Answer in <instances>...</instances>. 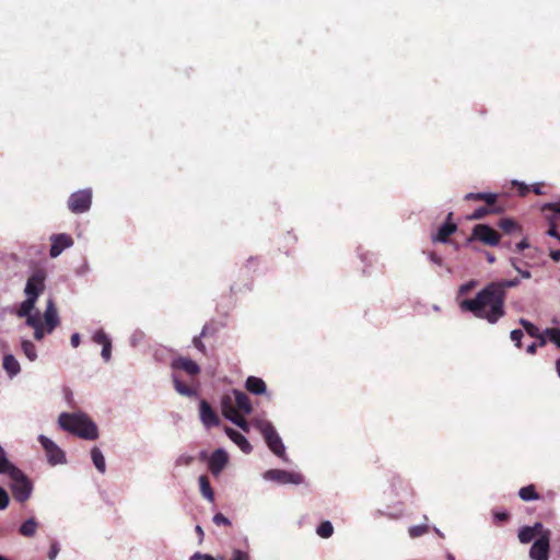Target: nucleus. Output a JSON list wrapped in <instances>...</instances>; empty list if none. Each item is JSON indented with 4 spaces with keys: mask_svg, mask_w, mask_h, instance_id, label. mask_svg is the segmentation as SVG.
Masks as SVG:
<instances>
[{
    "mask_svg": "<svg viewBox=\"0 0 560 560\" xmlns=\"http://www.w3.org/2000/svg\"><path fill=\"white\" fill-rule=\"evenodd\" d=\"M505 300L506 294L503 293L500 285L490 282L474 299L463 300L459 303V308L493 325L506 314Z\"/></svg>",
    "mask_w": 560,
    "mask_h": 560,
    "instance_id": "1",
    "label": "nucleus"
},
{
    "mask_svg": "<svg viewBox=\"0 0 560 560\" xmlns=\"http://www.w3.org/2000/svg\"><path fill=\"white\" fill-rule=\"evenodd\" d=\"M60 428L84 440H96L98 430L96 424L84 413L62 412L58 418Z\"/></svg>",
    "mask_w": 560,
    "mask_h": 560,
    "instance_id": "2",
    "label": "nucleus"
},
{
    "mask_svg": "<svg viewBox=\"0 0 560 560\" xmlns=\"http://www.w3.org/2000/svg\"><path fill=\"white\" fill-rule=\"evenodd\" d=\"M46 272L43 269L35 270L27 279L25 285L26 299L21 303L16 314L19 317H24L33 312L37 302L38 296L45 290Z\"/></svg>",
    "mask_w": 560,
    "mask_h": 560,
    "instance_id": "3",
    "label": "nucleus"
},
{
    "mask_svg": "<svg viewBox=\"0 0 560 560\" xmlns=\"http://www.w3.org/2000/svg\"><path fill=\"white\" fill-rule=\"evenodd\" d=\"M11 479V491L14 500L26 502L33 492V483L30 478L16 466L10 468L7 472Z\"/></svg>",
    "mask_w": 560,
    "mask_h": 560,
    "instance_id": "4",
    "label": "nucleus"
},
{
    "mask_svg": "<svg viewBox=\"0 0 560 560\" xmlns=\"http://www.w3.org/2000/svg\"><path fill=\"white\" fill-rule=\"evenodd\" d=\"M256 427L261 432L268 447L278 457L284 456V445L275 427L268 421H257Z\"/></svg>",
    "mask_w": 560,
    "mask_h": 560,
    "instance_id": "5",
    "label": "nucleus"
},
{
    "mask_svg": "<svg viewBox=\"0 0 560 560\" xmlns=\"http://www.w3.org/2000/svg\"><path fill=\"white\" fill-rule=\"evenodd\" d=\"M480 241L485 245L497 246L500 243L501 235L493 228L487 224H477L472 229V233L468 242Z\"/></svg>",
    "mask_w": 560,
    "mask_h": 560,
    "instance_id": "6",
    "label": "nucleus"
},
{
    "mask_svg": "<svg viewBox=\"0 0 560 560\" xmlns=\"http://www.w3.org/2000/svg\"><path fill=\"white\" fill-rule=\"evenodd\" d=\"M68 208L73 213H83L90 210L92 205V190L81 189L70 195Z\"/></svg>",
    "mask_w": 560,
    "mask_h": 560,
    "instance_id": "7",
    "label": "nucleus"
},
{
    "mask_svg": "<svg viewBox=\"0 0 560 560\" xmlns=\"http://www.w3.org/2000/svg\"><path fill=\"white\" fill-rule=\"evenodd\" d=\"M38 441L46 452L49 464L57 465L66 462L63 451L55 442L45 435H39Z\"/></svg>",
    "mask_w": 560,
    "mask_h": 560,
    "instance_id": "8",
    "label": "nucleus"
},
{
    "mask_svg": "<svg viewBox=\"0 0 560 560\" xmlns=\"http://www.w3.org/2000/svg\"><path fill=\"white\" fill-rule=\"evenodd\" d=\"M549 539L550 532H546L535 540L529 550V557L533 560H549Z\"/></svg>",
    "mask_w": 560,
    "mask_h": 560,
    "instance_id": "9",
    "label": "nucleus"
},
{
    "mask_svg": "<svg viewBox=\"0 0 560 560\" xmlns=\"http://www.w3.org/2000/svg\"><path fill=\"white\" fill-rule=\"evenodd\" d=\"M50 242L49 255L51 258L58 257L65 249L73 245V238L66 233L52 234L50 236Z\"/></svg>",
    "mask_w": 560,
    "mask_h": 560,
    "instance_id": "10",
    "label": "nucleus"
},
{
    "mask_svg": "<svg viewBox=\"0 0 560 560\" xmlns=\"http://www.w3.org/2000/svg\"><path fill=\"white\" fill-rule=\"evenodd\" d=\"M200 420L207 428L218 427L220 424V418L218 413L212 409L207 400H201L199 404Z\"/></svg>",
    "mask_w": 560,
    "mask_h": 560,
    "instance_id": "11",
    "label": "nucleus"
},
{
    "mask_svg": "<svg viewBox=\"0 0 560 560\" xmlns=\"http://www.w3.org/2000/svg\"><path fill=\"white\" fill-rule=\"evenodd\" d=\"M266 477L268 479L278 481L280 483H300L302 481V477L299 474L289 472L281 469H271L266 472Z\"/></svg>",
    "mask_w": 560,
    "mask_h": 560,
    "instance_id": "12",
    "label": "nucleus"
},
{
    "mask_svg": "<svg viewBox=\"0 0 560 560\" xmlns=\"http://www.w3.org/2000/svg\"><path fill=\"white\" fill-rule=\"evenodd\" d=\"M46 325V331L47 334L52 332V330L59 326L60 320L58 316V311L55 305V302L52 299H49L47 301V306L44 313V323Z\"/></svg>",
    "mask_w": 560,
    "mask_h": 560,
    "instance_id": "13",
    "label": "nucleus"
},
{
    "mask_svg": "<svg viewBox=\"0 0 560 560\" xmlns=\"http://www.w3.org/2000/svg\"><path fill=\"white\" fill-rule=\"evenodd\" d=\"M228 454L223 450H215L209 458V470L212 475L218 476L228 464Z\"/></svg>",
    "mask_w": 560,
    "mask_h": 560,
    "instance_id": "14",
    "label": "nucleus"
},
{
    "mask_svg": "<svg viewBox=\"0 0 560 560\" xmlns=\"http://www.w3.org/2000/svg\"><path fill=\"white\" fill-rule=\"evenodd\" d=\"M24 318L26 319V325L34 328V338L36 340H42L47 331L46 325L43 324L40 319L39 313L30 312V315H25Z\"/></svg>",
    "mask_w": 560,
    "mask_h": 560,
    "instance_id": "15",
    "label": "nucleus"
},
{
    "mask_svg": "<svg viewBox=\"0 0 560 560\" xmlns=\"http://www.w3.org/2000/svg\"><path fill=\"white\" fill-rule=\"evenodd\" d=\"M453 213L450 212L447 214L446 221L442 224V226L439 229L438 233L432 236L433 242H440V243H447L450 236L457 230V225L455 223H452Z\"/></svg>",
    "mask_w": 560,
    "mask_h": 560,
    "instance_id": "16",
    "label": "nucleus"
},
{
    "mask_svg": "<svg viewBox=\"0 0 560 560\" xmlns=\"http://www.w3.org/2000/svg\"><path fill=\"white\" fill-rule=\"evenodd\" d=\"M172 368L174 370L185 371L187 374L195 376L200 373L199 365L189 358L179 357L173 360Z\"/></svg>",
    "mask_w": 560,
    "mask_h": 560,
    "instance_id": "17",
    "label": "nucleus"
},
{
    "mask_svg": "<svg viewBox=\"0 0 560 560\" xmlns=\"http://www.w3.org/2000/svg\"><path fill=\"white\" fill-rule=\"evenodd\" d=\"M224 431L226 435L242 450V452L245 454H249L252 452L253 447L250 443L242 433L229 427H225Z\"/></svg>",
    "mask_w": 560,
    "mask_h": 560,
    "instance_id": "18",
    "label": "nucleus"
},
{
    "mask_svg": "<svg viewBox=\"0 0 560 560\" xmlns=\"http://www.w3.org/2000/svg\"><path fill=\"white\" fill-rule=\"evenodd\" d=\"M234 398H235V407L243 413L249 415L253 411V406L250 402L249 397L241 392V390H234Z\"/></svg>",
    "mask_w": 560,
    "mask_h": 560,
    "instance_id": "19",
    "label": "nucleus"
},
{
    "mask_svg": "<svg viewBox=\"0 0 560 560\" xmlns=\"http://www.w3.org/2000/svg\"><path fill=\"white\" fill-rule=\"evenodd\" d=\"M245 388L252 394L261 395L266 393L267 386L260 377L248 376L245 382Z\"/></svg>",
    "mask_w": 560,
    "mask_h": 560,
    "instance_id": "20",
    "label": "nucleus"
},
{
    "mask_svg": "<svg viewBox=\"0 0 560 560\" xmlns=\"http://www.w3.org/2000/svg\"><path fill=\"white\" fill-rule=\"evenodd\" d=\"M3 369L5 370V372L11 376H15L20 373L21 371V366H20V363L18 362V360L15 359L14 355L12 354H5L3 357Z\"/></svg>",
    "mask_w": 560,
    "mask_h": 560,
    "instance_id": "21",
    "label": "nucleus"
},
{
    "mask_svg": "<svg viewBox=\"0 0 560 560\" xmlns=\"http://www.w3.org/2000/svg\"><path fill=\"white\" fill-rule=\"evenodd\" d=\"M498 196L491 192H469L465 196V200L485 201L488 206H494Z\"/></svg>",
    "mask_w": 560,
    "mask_h": 560,
    "instance_id": "22",
    "label": "nucleus"
},
{
    "mask_svg": "<svg viewBox=\"0 0 560 560\" xmlns=\"http://www.w3.org/2000/svg\"><path fill=\"white\" fill-rule=\"evenodd\" d=\"M37 527L38 523L35 521V518L31 517L22 523L19 532L24 537H33L37 530Z\"/></svg>",
    "mask_w": 560,
    "mask_h": 560,
    "instance_id": "23",
    "label": "nucleus"
},
{
    "mask_svg": "<svg viewBox=\"0 0 560 560\" xmlns=\"http://www.w3.org/2000/svg\"><path fill=\"white\" fill-rule=\"evenodd\" d=\"M499 228L506 234L522 232V226L516 221L508 218L500 220Z\"/></svg>",
    "mask_w": 560,
    "mask_h": 560,
    "instance_id": "24",
    "label": "nucleus"
},
{
    "mask_svg": "<svg viewBox=\"0 0 560 560\" xmlns=\"http://www.w3.org/2000/svg\"><path fill=\"white\" fill-rule=\"evenodd\" d=\"M199 486H200V492L201 494L209 500L210 502H213L214 500V492L211 488L209 478L205 475L199 477Z\"/></svg>",
    "mask_w": 560,
    "mask_h": 560,
    "instance_id": "25",
    "label": "nucleus"
},
{
    "mask_svg": "<svg viewBox=\"0 0 560 560\" xmlns=\"http://www.w3.org/2000/svg\"><path fill=\"white\" fill-rule=\"evenodd\" d=\"M173 383L178 394L187 397H192L196 395V390L189 385L182 382L176 375L173 376Z\"/></svg>",
    "mask_w": 560,
    "mask_h": 560,
    "instance_id": "26",
    "label": "nucleus"
},
{
    "mask_svg": "<svg viewBox=\"0 0 560 560\" xmlns=\"http://www.w3.org/2000/svg\"><path fill=\"white\" fill-rule=\"evenodd\" d=\"M91 457L93 460L94 466L100 472H105L106 464L105 458L98 447H93L91 451Z\"/></svg>",
    "mask_w": 560,
    "mask_h": 560,
    "instance_id": "27",
    "label": "nucleus"
},
{
    "mask_svg": "<svg viewBox=\"0 0 560 560\" xmlns=\"http://www.w3.org/2000/svg\"><path fill=\"white\" fill-rule=\"evenodd\" d=\"M518 495L523 501H532V500L539 499V494L536 491V488L534 485H529V486L521 488L518 491Z\"/></svg>",
    "mask_w": 560,
    "mask_h": 560,
    "instance_id": "28",
    "label": "nucleus"
},
{
    "mask_svg": "<svg viewBox=\"0 0 560 560\" xmlns=\"http://www.w3.org/2000/svg\"><path fill=\"white\" fill-rule=\"evenodd\" d=\"M500 211H501V209L487 205L485 207H479L478 209H476L474 211V213L469 217V219L470 220H480L490 213H498Z\"/></svg>",
    "mask_w": 560,
    "mask_h": 560,
    "instance_id": "29",
    "label": "nucleus"
},
{
    "mask_svg": "<svg viewBox=\"0 0 560 560\" xmlns=\"http://www.w3.org/2000/svg\"><path fill=\"white\" fill-rule=\"evenodd\" d=\"M21 348L23 353L26 355V358L30 361H35L37 358L36 347L35 345L30 340H23L21 343Z\"/></svg>",
    "mask_w": 560,
    "mask_h": 560,
    "instance_id": "30",
    "label": "nucleus"
},
{
    "mask_svg": "<svg viewBox=\"0 0 560 560\" xmlns=\"http://www.w3.org/2000/svg\"><path fill=\"white\" fill-rule=\"evenodd\" d=\"M520 324L523 326L524 330L533 338L540 337L541 331L537 326L525 318L520 319Z\"/></svg>",
    "mask_w": 560,
    "mask_h": 560,
    "instance_id": "31",
    "label": "nucleus"
},
{
    "mask_svg": "<svg viewBox=\"0 0 560 560\" xmlns=\"http://www.w3.org/2000/svg\"><path fill=\"white\" fill-rule=\"evenodd\" d=\"M316 533L322 538H329L334 533V527L329 521H324L318 525Z\"/></svg>",
    "mask_w": 560,
    "mask_h": 560,
    "instance_id": "32",
    "label": "nucleus"
},
{
    "mask_svg": "<svg viewBox=\"0 0 560 560\" xmlns=\"http://www.w3.org/2000/svg\"><path fill=\"white\" fill-rule=\"evenodd\" d=\"M535 534L529 526H524L518 530V539L522 544H528L535 538Z\"/></svg>",
    "mask_w": 560,
    "mask_h": 560,
    "instance_id": "33",
    "label": "nucleus"
},
{
    "mask_svg": "<svg viewBox=\"0 0 560 560\" xmlns=\"http://www.w3.org/2000/svg\"><path fill=\"white\" fill-rule=\"evenodd\" d=\"M14 465L7 458L3 447L0 445V474L7 472Z\"/></svg>",
    "mask_w": 560,
    "mask_h": 560,
    "instance_id": "34",
    "label": "nucleus"
},
{
    "mask_svg": "<svg viewBox=\"0 0 560 560\" xmlns=\"http://www.w3.org/2000/svg\"><path fill=\"white\" fill-rule=\"evenodd\" d=\"M223 415L226 419H235L240 415V410L236 407L228 405L226 400H223Z\"/></svg>",
    "mask_w": 560,
    "mask_h": 560,
    "instance_id": "35",
    "label": "nucleus"
},
{
    "mask_svg": "<svg viewBox=\"0 0 560 560\" xmlns=\"http://www.w3.org/2000/svg\"><path fill=\"white\" fill-rule=\"evenodd\" d=\"M492 284L500 285V288L502 289L503 293L506 294V289L517 287L520 284V279L518 278H514V279H511V280L492 281Z\"/></svg>",
    "mask_w": 560,
    "mask_h": 560,
    "instance_id": "36",
    "label": "nucleus"
},
{
    "mask_svg": "<svg viewBox=\"0 0 560 560\" xmlns=\"http://www.w3.org/2000/svg\"><path fill=\"white\" fill-rule=\"evenodd\" d=\"M545 334L551 342H553L560 349V329L559 328H547Z\"/></svg>",
    "mask_w": 560,
    "mask_h": 560,
    "instance_id": "37",
    "label": "nucleus"
},
{
    "mask_svg": "<svg viewBox=\"0 0 560 560\" xmlns=\"http://www.w3.org/2000/svg\"><path fill=\"white\" fill-rule=\"evenodd\" d=\"M429 532L428 525H415L409 528V535L412 538H418Z\"/></svg>",
    "mask_w": 560,
    "mask_h": 560,
    "instance_id": "38",
    "label": "nucleus"
},
{
    "mask_svg": "<svg viewBox=\"0 0 560 560\" xmlns=\"http://www.w3.org/2000/svg\"><path fill=\"white\" fill-rule=\"evenodd\" d=\"M206 336H207V326H205L202 328L200 336H197L192 339V343H194L195 348L198 349L203 354H206L207 350H206L205 343L201 341V338L206 337Z\"/></svg>",
    "mask_w": 560,
    "mask_h": 560,
    "instance_id": "39",
    "label": "nucleus"
},
{
    "mask_svg": "<svg viewBox=\"0 0 560 560\" xmlns=\"http://www.w3.org/2000/svg\"><path fill=\"white\" fill-rule=\"evenodd\" d=\"M93 341L98 345H107L110 343V339L103 330H97L93 336Z\"/></svg>",
    "mask_w": 560,
    "mask_h": 560,
    "instance_id": "40",
    "label": "nucleus"
},
{
    "mask_svg": "<svg viewBox=\"0 0 560 560\" xmlns=\"http://www.w3.org/2000/svg\"><path fill=\"white\" fill-rule=\"evenodd\" d=\"M232 422L236 424L240 429H242L244 432L249 431V424L247 420L244 418V416H242L241 413L235 419H232Z\"/></svg>",
    "mask_w": 560,
    "mask_h": 560,
    "instance_id": "41",
    "label": "nucleus"
},
{
    "mask_svg": "<svg viewBox=\"0 0 560 560\" xmlns=\"http://www.w3.org/2000/svg\"><path fill=\"white\" fill-rule=\"evenodd\" d=\"M192 462H194V457L191 455L183 454L176 459L175 465L176 466H190L192 464Z\"/></svg>",
    "mask_w": 560,
    "mask_h": 560,
    "instance_id": "42",
    "label": "nucleus"
},
{
    "mask_svg": "<svg viewBox=\"0 0 560 560\" xmlns=\"http://www.w3.org/2000/svg\"><path fill=\"white\" fill-rule=\"evenodd\" d=\"M10 498L8 492L0 487V510H5L9 505Z\"/></svg>",
    "mask_w": 560,
    "mask_h": 560,
    "instance_id": "43",
    "label": "nucleus"
},
{
    "mask_svg": "<svg viewBox=\"0 0 560 560\" xmlns=\"http://www.w3.org/2000/svg\"><path fill=\"white\" fill-rule=\"evenodd\" d=\"M523 331L521 329H514L511 331V339L515 342L517 348L522 347Z\"/></svg>",
    "mask_w": 560,
    "mask_h": 560,
    "instance_id": "44",
    "label": "nucleus"
},
{
    "mask_svg": "<svg viewBox=\"0 0 560 560\" xmlns=\"http://www.w3.org/2000/svg\"><path fill=\"white\" fill-rule=\"evenodd\" d=\"M213 522L215 525L220 526V525H231V522L229 521L228 517H225L222 513H217L214 516H213Z\"/></svg>",
    "mask_w": 560,
    "mask_h": 560,
    "instance_id": "45",
    "label": "nucleus"
},
{
    "mask_svg": "<svg viewBox=\"0 0 560 560\" xmlns=\"http://www.w3.org/2000/svg\"><path fill=\"white\" fill-rule=\"evenodd\" d=\"M529 528L533 529V533L535 534V536H538L541 537V535L546 532H550L549 529H545L544 528V525L541 523H535L534 526H529Z\"/></svg>",
    "mask_w": 560,
    "mask_h": 560,
    "instance_id": "46",
    "label": "nucleus"
},
{
    "mask_svg": "<svg viewBox=\"0 0 560 560\" xmlns=\"http://www.w3.org/2000/svg\"><path fill=\"white\" fill-rule=\"evenodd\" d=\"M102 347H103L102 353H101L102 358L107 362V361H109L110 355H112V342L104 345Z\"/></svg>",
    "mask_w": 560,
    "mask_h": 560,
    "instance_id": "47",
    "label": "nucleus"
},
{
    "mask_svg": "<svg viewBox=\"0 0 560 560\" xmlns=\"http://www.w3.org/2000/svg\"><path fill=\"white\" fill-rule=\"evenodd\" d=\"M232 560H249V557L242 550H234Z\"/></svg>",
    "mask_w": 560,
    "mask_h": 560,
    "instance_id": "48",
    "label": "nucleus"
},
{
    "mask_svg": "<svg viewBox=\"0 0 560 560\" xmlns=\"http://www.w3.org/2000/svg\"><path fill=\"white\" fill-rule=\"evenodd\" d=\"M548 209L556 213V220L560 223V201L548 205Z\"/></svg>",
    "mask_w": 560,
    "mask_h": 560,
    "instance_id": "49",
    "label": "nucleus"
},
{
    "mask_svg": "<svg viewBox=\"0 0 560 560\" xmlns=\"http://www.w3.org/2000/svg\"><path fill=\"white\" fill-rule=\"evenodd\" d=\"M547 234H548L549 236H551V237L557 238V240H558V237L560 236V234H559V233H558V231H557V228H556V223H555V221H551V222H550V226H549V229H548V231H547Z\"/></svg>",
    "mask_w": 560,
    "mask_h": 560,
    "instance_id": "50",
    "label": "nucleus"
},
{
    "mask_svg": "<svg viewBox=\"0 0 560 560\" xmlns=\"http://www.w3.org/2000/svg\"><path fill=\"white\" fill-rule=\"evenodd\" d=\"M494 518L498 522H506L510 518V514L506 513V512H495L494 513Z\"/></svg>",
    "mask_w": 560,
    "mask_h": 560,
    "instance_id": "51",
    "label": "nucleus"
},
{
    "mask_svg": "<svg viewBox=\"0 0 560 560\" xmlns=\"http://www.w3.org/2000/svg\"><path fill=\"white\" fill-rule=\"evenodd\" d=\"M474 285H475V281H470L468 283L460 285L459 293H462V294L468 293L472 289Z\"/></svg>",
    "mask_w": 560,
    "mask_h": 560,
    "instance_id": "52",
    "label": "nucleus"
},
{
    "mask_svg": "<svg viewBox=\"0 0 560 560\" xmlns=\"http://www.w3.org/2000/svg\"><path fill=\"white\" fill-rule=\"evenodd\" d=\"M528 247H529V243H528L527 238H523L520 243L516 244V252L521 253Z\"/></svg>",
    "mask_w": 560,
    "mask_h": 560,
    "instance_id": "53",
    "label": "nucleus"
},
{
    "mask_svg": "<svg viewBox=\"0 0 560 560\" xmlns=\"http://www.w3.org/2000/svg\"><path fill=\"white\" fill-rule=\"evenodd\" d=\"M58 552H59L58 546L56 544H52L51 548L49 550V553H48L49 560H55V558L57 557Z\"/></svg>",
    "mask_w": 560,
    "mask_h": 560,
    "instance_id": "54",
    "label": "nucleus"
},
{
    "mask_svg": "<svg viewBox=\"0 0 560 560\" xmlns=\"http://www.w3.org/2000/svg\"><path fill=\"white\" fill-rule=\"evenodd\" d=\"M430 260L439 266L442 265V258L434 252L429 254Z\"/></svg>",
    "mask_w": 560,
    "mask_h": 560,
    "instance_id": "55",
    "label": "nucleus"
},
{
    "mask_svg": "<svg viewBox=\"0 0 560 560\" xmlns=\"http://www.w3.org/2000/svg\"><path fill=\"white\" fill-rule=\"evenodd\" d=\"M516 185L518 187L517 189H518V194L521 196H526L529 192V190H530V188L528 186H526L525 184H518L517 183Z\"/></svg>",
    "mask_w": 560,
    "mask_h": 560,
    "instance_id": "56",
    "label": "nucleus"
},
{
    "mask_svg": "<svg viewBox=\"0 0 560 560\" xmlns=\"http://www.w3.org/2000/svg\"><path fill=\"white\" fill-rule=\"evenodd\" d=\"M80 335L78 332L73 334L70 338L71 346L77 348L80 345Z\"/></svg>",
    "mask_w": 560,
    "mask_h": 560,
    "instance_id": "57",
    "label": "nucleus"
},
{
    "mask_svg": "<svg viewBox=\"0 0 560 560\" xmlns=\"http://www.w3.org/2000/svg\"><path fill=\"white\" fill-rule=\"evenodd\" d=\"M547 335L544 332L540 334V337H537L536 339L538 340L537 342V347H545L546 343H547Z\"/></svg>",
    "mask_w": 560,
    "mask_h": 560,
    "instance_id": "58",
    "label": "nucleus"
},
{
    "mask_svg": "<svg viewBox=\"0 0 560 560\" xmlns=\"http://www.w3.org/2000/svg\"><path fill=\"white\" fill-rule=\"evenodd\" d=\"M532 190L535 192V195H542V185L535 184L532 186Z\"/></svg>",
    "mask_w": 560,
    "mask_h": 560,
    "instance_id": "59",
    "label": "nucleus"
},
{
    "mask_svg": "<svg viewBox=\"0 0 560 560\" xmlns=\"http://www.w3.org/2000/svg\"><path fill=\"white\" fill-rule=\"evenodd\" d=\"M527 353L529 354H535L537 352V343L536 342H533L532 345H529L526 349Z\"/></svg>",
    "mask_w": 560,
    "mask_h": 560,
    "instance_id": "60",
    "label": "nucleus"
},
{
    "mask_svg": "<svg viewBox=\"0 0 560 560\" xmlns=\"http://www.w3.org/2000/svg\"><path fill=\"white\" fill-rule=\"evenodd\" d=\"M550 257L553 261H560V250H551Z\"/></svg>",
    "mask_w": 560,
    "mask_h": 560,
    "instance_id": "61",
    "label": "nucleus"
},
{
    "mask_svg": "<svg viewBox=\"0 0 560 560\" xmlns=\"http://www.w3.org/2000/svg\"><path fill=\"white\" fill-rule=\"evenodd\" d=\"M515 269L521 273L522 278L524 279H529L532 277L530 272L527 270H521L517 267H515Z\"/></svg>",
    "mask_w": 560,
    "mask_h": 560,
    "instance_id": "62",
    "label": "nucleus"
},
{
    "mask_svg": "<svg viewBox=\"0 0 560 560\" xmlns=\"http://www.w3.org/2000/svg\"><path fill=\"white\" fill-rule=\"evenodd\" d=\"M202 557H205L203 553L196 552L190 557V560H202Z\"/></svg>",
    "mask_w": 560,
    "mask_h": 560,
    "instance_id": "63",
    "label": "nucleus"
},
{
    "mask_svg": "<svg viewBox=\"0 0 560 560\" xmlns=\"http://www.w3.org/2000/svg\"><path fill=\"white\" fill-rule=\"evenodd\" d=\"M556 369H557V373H558V375H559V377H560V359H558V360L556 361Z\"/></svg>",
    "mask_w": 560,
    "mask_h": 560,
    "instance_id": "64",
    "label": "nucleus"
}]
</instances>
